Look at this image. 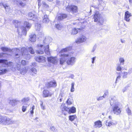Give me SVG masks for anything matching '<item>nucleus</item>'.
Segmentation results:
<instances>
[{
    "instance_id": "nucleus-1",
    "label": "nucleus",
    "mask_w": 132,
    "mask_h": 132,
    "mask_svg": "<svg viewBox=\"0 0 132 132\" xmlns=\"http://www.w3.org/2000/svg\"><path fill=\"white\" fill-rule=\"evenodd\" d=\"M12 63L8 62L7 60L5 59H0V74H4L7 72L8 69L4 68L8 67L12 65Z\"/></svg>"
},
{
    "instance_id": "nucleus-2",
    "label": "nucleus",
    "mask_w": 132,
    "mask_h": 132,
    "mask_svg": "<svg viewBox=\"0 0 132 132\" xmlns=\"http://www.w3.org/2000/svg\"><path fill=\"white\" fill-rule=\"evenodd\" d=\"M110 104L112 106V109L113 113L117 115L120 114L121 112V109L119 107V104L117 102L114 98H111L110 101Z\"/></svg>"
},
{
    "instance_id": "nucleus-3",
    "label": "nucleus",
    "mask_w": 132,
    "mask_h": 132,
    "mask_svg": "<svg viewBox=\"0 0 132 132\" xmlns=\"http://www.w3.org/2000/svg\"><path fill=\"white\" fill-rule=\"evenodd\" d=\"M28 51L32 54H34L35 52L32 47L31 46H29L27 48L24 47L21 48V52L22 56L26 59L28 60L30 58V55Z\"/></svg>"
},
{
    "instance_id": "nucleus-4",
    "label": "nucleus",
    "mask_w": 132,
    "mask_h": 132,
    "mask_svg": "<svg viewBox=\"0 0 132 132\" xmlns=\"http://www.w3.org/2000/svg\"><path fill=\"white\" fill-rule=\"evenodd\" d=\"M37 46L39 50L36 51L37 53L39 54H42L44 51L46 54L47 55L50 54L48 45H46L44 43L43 45L38 44Z\"/></svg>"
},
{
    "instance_id": "nucleus-5",
    "label": "nucleus",
    "mask_w": 132,
    "mask_h": 132,
    "mask_svg": "<svg viewBox=\"0 0 132 132\" xmlns=\"http://www.w3.org/2000/svg\"><path fill=\"white\" fill-rule=\"evenodd\" d=\"M69 50L68 48H66L63 49L60 52L61 54L60 55L61 57L60 61V64H63L69 56V54H66L65 53H63L67 52Z\"/></svg>"
},
{
    "instance_id": "nucleus-6",
    "label": "nucleus",
    "mask_w": 132,
    "mask_h": 132,
    "mask_svg": "<svg viewBox=\"0 0 132 132\" xmlns=\"http://www.w3.org/2000/svg\"><path fill=\"white\" fill-rule=\"evenodd\" d=\"M93 18L94 21L97 22L98 24L103 25L104 23V19L98 11H96L94 14Z\"/></svg>"
},
{
    "instance_id": "nucleus-7",
    "label": "nucleus",
    "mask_w": 132,
    "mask_h": 132,
    "mask_svg": "<svg viewBox=\"0 0 132 132\" xmlns=\"http://www.w3.org/2000/svg\"><path fill=\"white\" fill-rule=\"evenodd\" d=\"M13 23L14 24L15 27L16 28H18L17 30L18 33V34H19L20 32V30L22 31V34L26 35L27 32L26 28L24 26H22L20 27V28L18 27L19 25L20 24V23L18 21L16 20H14L13 21Z\"/></svg>"
},
{
    "instance_id": "nucleus-8",
    "label": "nucleus",
    "mask_w": 132,
    "mask_h": 132,
    "mask_svg": "<svg viewBox=\"0 0 132 132\" xmlns=\"http://www.w3.org/2000/svg\"><path fill=\"white\" fill-rule=\"evenodd\" d=\"M66 10L68 12L75 15L78 12V7L74 5L68 6L66 8Z\"/></svg>"
},
{
    "instance_id": "nucleus-9",
    "label": "nucleus",
    "mask_w": 132,
    "mask_h": 132,
    "mask_svg": "<svg viewBox=\"0 0 132 132\" xmlns=\"http://www.w3.org/2000/svg\"><path fill=\"white\" fill-rule=\"evenodd\" d=\"M119 61L120 64H118L116 65V69L117 71H121L123 68L121 65H123L124 63L125 60L123 57H120L119 59Z\"/></svg>"
},
{
    "instance_id": "nucleus-10",
    "label": "nucleus",
    "mask_w": 132,
    "mask_h": 132,
    "mask_svg": "<svg viewBox=\"0 0 132 132\" xmlns=\"http://www.w3.org/2000/svg\"><path fill=\"white\" fill-rule=\"evenodd\" d=\"M76 58L75 57H72L69 58L67 62V64L70 65H73L76 62Z\"/></svg>"
},
{
    "instance_id": "nucleus-11",
    "label": "nucleus",
    "mask_w": 132,
    "mask_h": 132,
    "mask_svg": "<svg viewBox=\"0 0 132 132\" xmlns=\"http://www.w3.org/2000/svg\"><path fill=\"white\" fill-rule=\"evenodd\" d=\"M86 40V37L83 35H82L77 38L76 42L77 44H80L85 42Z\"/></svg>"
},
{
    "instance_id": "nucleus-12",
    "label": "nucleus",
    "mask_w": 132,
    "mask_h": 132,
    "mask_svg": "<svg viewBox=\"0 0 132 132\" xmlns=\"http://www.w3.org/2000/svg\"><path fill=\"white\" fill-rule=\"evenodd\" d=\"M131 16V14L127 11L125 13L124 19L127 22H129L130 21V17Z\"/></svg>"
},
{
    "instance_id": "nucleus-13",
    "label": "nucleus",
    "mask_w": 132,
    "mask_h": 132,
    "mask_svg": "<svg viewBox=\"0 0 132 132\" xmlns=\"http://www.w3.org/2000/svg\"><path fill=\"white\" fill-rule=\"evenodd\" d=\"M47 12H49V11L47 10L45 12H44V13H43L44 15V17L43 18V21L44 23H47L49 21L48 18V17L47 16L46 14V13Z\"/></svg>"
},
{
    "instance_id": "nucleus-14",
    "label": "nucleus",
    "mask_w": 132,
    "mask_h": 132,
    "mask_svg": "<svg viewBox=\"0 0 132 132\" xmlns=\"http://www.w3.org/2000/svg\"><path fill=\"white\" fill-rule=\"evenodd\" d=\"M37 15L34 14L32 12H30L28 14V19L30 20L34 21L37 18Z\"/></svg>"
},
{
    "instance_id": "nucleus-15",
    "label": "nucleus",
    "mask_w": 132,
    "mask_h": 132,
    "mask_svg": "<svg viewBox=\"0 0 132 132\" xmlns=\"http://www.w3.org/2000/svg\"><path fill=\"white\" fill-rule=\"evenodd\" d=\"M45 59L46 58L45 57L43 56H37L35 58V59L36 61L42 63L45 61Z\"/></svg>"
},
{
    "instance_id": "nucleus-16",
    "label": "nucleus",
    "mask_w": 132,
    "mask_h": 132,
    "mask_svg": "<svg viewBox=\"0 0 132 132\" xmlns=\"http://www.w3.org/2000/svg\"><path fill=\"white\" fill-rule=\"evenodd\" d=\"M52 95V93L47 90H44L43 92V96L44 97H51Z\"/></svg>"
},
{
    "instance_id": "nucleus-17",
    "label": "nucleus",
    "mask_w": 132,
    "mask_h": 132,
    "mask_svg": "<svg viewBox=\"0 0 132 132\" xmlns=\"http://www.w3.org/2000/svg\"><path fill=\"white\" fill-rule=\"evenodd\" d=\"M47 60L48 62L52 63L55 64L57 62V58L56 57H48Z\"/></svg>"
},
{
    "instance_id": "nucleus-18",
    "label": "nucleus",
    "mask_w": 132,
    "mask_h": 132,
    "mask_svg": "<svg viewBox=\"0 0 132 132\" xmlns=\"http://www.w3.org/2000/svg\"><path fill=\"white\" fill-rule=\"evenodd\" d=\"M117 124V122L116 121L113 120H112L110 121L107 120L106 122V125L109 127L111 125H115Z\"/></svg>"
},
{
    "instance_id": "nucleus-19",
    "label": "nucleus",
    "mask_w": 132,
    "mask_h": 132,
    "mask_svg": "<svg viewBox=\"0 0 132 132\" xmlns=\"http://www.w3.org/2000/svg\"><path fill=\"white\" fill-rule=\"evenodd\" d=\"M1 6L2 7H3L6 10V12H9L10 10V7L7 4H6L3 3H1L0 4Z\"/></svg>"
},
{
    "instance_id": "nucleus-20",
    "label": "nucleus",
    "mask_w": 132,
    "mask_h": 132,
    "mask_svg": "<svg viewBox=\"0 0 132 132\" xmlns=\"http://www.w3.org/2000/svg\"><path fill=\"white\" fill-rule=\"evenodd\" d=\"M102 126L101 122L100 120H98L95 122L94 123V127L96 128H99Z\"/></svg>"
},
{
    "instance_id": "nucleus-21",
    "label": "nucleus",
    "mask_w": 132,
    "mask_h": 132,
    "mask_svg": "<svg viewBox=\"0 0 132 132\" xmlns=\"http://www.w3.org/2000/svg\"><path fill=\"white\" fill-rule=\"evenodd\" d=\"M57 85L56 82L55 81H50L48 82L46 84V86L47 88L52 87H55Z\"/></svg>"
},
{
    "instance_id": "nucleus-22",
    "label": "nucleus",
    "mask_w": 132,
    "mask_h": 132,
    "mask_svg": "<svg viewBox=\"0 0 132 132\" xmlns=\"http://www.w3.org/2000/svg\"><path fill=\"white\" fill-rule=\"evenodd\" d=\"M94 3L95 4V2L96 3H97V4H96V5H93L92 6V7H90V11H91L92 7H94L95 8H97L98 6L100 3H101L102 2V0H93Z\"/></svg>"
},
{
    "instance_id": "nucleus-23",
    "label": "nucleus",
    "mask_w": 132,
    "mask_h": 132,
    "mask_svg": "<svg viewBox=\"0 0 132 132\" xmlns=\"http://www.w3.org/2000/svg\"><path fill=\"white\" fill-rule=\"evenodd\" d=\"M67 16L66 14H58L57 17L59 20H62L63 19L66 18Z\"/></svg>"
},
{
    "instance_id": "nucleus-24",
    "label": "nucleus",
    "mask_w": 132,
    "mask_h": 132,
    "mask_svg": "<svg viewBox=\"0 0 132 132\" xmlns=\"http://www.w3.org/2000/svg\"><path fill=\"white\" fill-rule=\"evenodd\" d=\"M29 40L32 42H34L36 40V36L34 34H31L29 36Z\"/></svg>"
},
{
    "instance_id": "nucleus-25",
    "label": "nucleus",
    "mask_w": 132,
    "mask_h": 132,
    "mask_svg": "<svg viewBox=\"0 0 132 132\" xmlns=\"http://www.w3.org/2000/svg\"><path fill=\"white\" fill-rule=\"evenodd\" d=\"M18 102V101L16 100H15L13 99L10 100L9 103L12 106H14L17 104Z\"/></svg>"
},
{
    "instance_id": "nucleus-26",
    "label": "nucleus",
    "mask_w": 132,
    "mask_h": 132,
    "mask_svg": "<svg viewBox=\"0 0 132 132\" xmlns=\"http://www.w3.org/2000/svg\"><path fill=\"white\" fill-rule=\"evenodd\" d=\"M29 100V98L28 97L23 98L22 100V104H24L27 105Z\"/></svg>"
},
{
    "instance_id": "nucleus-27",
    "label": "nucleus",
    "mask_w": 132,
    "mask_h": 132,
    "mask_svg": "<svg viewBox=\"0 0 132 132\" xmlns=\"http://www.w3.org/2000/svg\"><path fill=\"white\" fill-rule=\"evenodd\" d=\"M120 72H116V74H117V75L118 76L116 79V83L117 82V80H118L120 79V78L121 77V74H122V73H121V71H120Z\"/></svg>"
},
{
    "instance_id": "nucleus-28",
    "label": "nucleus",
    "mask_w": 132,
    "mask_h": 132,
    "mask_svg": "<svg viewBox=\"0 0 132 132\" xmlns=\"http://www.w3.org/2000/svg\"><path fill=\"white\" fill-rule=\"evenodd\" d=\"M1 49L4 52L6 51L11 52L12 51V50L10 48L5 47H1Z\"/></svg>"
},
{
    "instance_id": "nucleus-29",
    "label": "nucleus",
    "mask_w": 132,
    "mask_h": 132,
    "mask_svg": "<svg viewBox=\"0 0 132 132\" xmlns=\"http://www.w3.org/2000/svg\"><path fill=\"white\" fill-rule=\"evenodd\" d=\"M76 112V108L74 106H72L69 109V113H74Z\"/></svg>"
},
{
    "instance_id": "nucleus-30",
    "label": "nucleus",
    "mask_w": 132,
    "mask_h": 132,
    "mask_svg": "<svg viewBox=\"0 0 132 132\" xmlns=\"http://www.w3.org/2000/svg\"><path fill=\"white\" fill-rule=\"evenodd\" d=\"M69 120L72 121L74 120L75 119L77 118V117L76 115H70L69 117Z\"/></svg>"
},
{
    "instance_id": "nucleus-31",
    "label": "nucleus",
    "mask_w": 132,
    "mask_h": 132,
    "mask_svg": "<svg viewBox=\"0 0 132 132\" xmlns=\"http://www.w3.org/2000/svg\"><path fill=\"white\" fill-rule=\"evenodd\" d=\"M55 26V27L59 30H61L63 28L62 25L61 23L56 24Z\"/></svg>"
},
{
    "instance_id": "nucleus-32",
    "label": "nucleus",
    "mask_w": 132,
    "mask_h": 132,
    "mask_svg": "<svg viewBox=\"0 0 132 132\" xmlns=\"http://www.w3.org/2000/svg\"><path fill=\"white\" fill-rule=\"evenodd\" d=\"M35 27L36 30L39 31L41 28V25L39 23H37L35 24Z\"/></svg>"
},
{
    "instance_id": "nucleus-33",
    "label": "nucleus",
    "mask_w": 132,
    "mask_h": 132,
    "mask_svg": "<svg viewBox=\"0 0 132 132\" xmlns=\"http://www.w3.org/2000/svg\"><path fill=\"white\" fill-rule=\"evenodd\" d=\"M50 129L51 131L53 132H57L58 131L57 128L54 126H50Z\"/></svg>"
},
{
    "instance_id": "nucleus-34",
    "label": "nucleus",
    "mask_w": 132,
    "mask_h": 132,
    "mask_svg": "<svg viewBox=\"0 0 132 132\" xmlns=\"http://www.w3.org/2000/svg\"><path fill=\"white\" fill-rule=\"evenodd\" d=\"M78 29H77L75 28L73 29L71 32V34L73 35H75L78 32V31L77 30Z\"/></svg>"
},
{
    "instance_id": "nucleus-35",
    "label": "nucleus",
    "mask_w": 132,
    "mask_h": 132,
    "mask_svg": "<svg viewBox=\"0 0 132 132\" xmlns=\"http://www.w3.org/2000/svg\"><path fill=\"white\" fill-rule=\"evenodd\" d=\"M24 25L26 26L28 28H30L31 26V24L26 21L24 22Z\"/></svg>"
},
{
    "instance_id": "nucleus-36",
    "label": "nucleus",
    "mask_w": 132,
    "mask_h": 132,
    "mask_svg": "<svg viewBox=\"0 0 132 132\" xmlns=\"http://www.w3.org/2000/svg\"><path fill=\"white\" fill-rule=\"evenodd\" d=\"M20 73L22 75H24L27 72V70L25 68H22L20 70H19Z\"/></svg>"
},
{
    "instance_id": "nucleus-37",
    "label": "nucleus",
    "mask_w": 132,
    "mask_h": 132,
    "mask_svg": "<svg viewBox=\"0 0 132 132\" xmlns=\"http://www.w3.org/2000/svg\"><path fill=\"white\" fill-rule=\"evenodd\" d=\"M66 103L69 105H71L72 104V99L70 98H68L67 101Z\"/></svg>"
},
{
    "instance_id": "nucleus-38",
    "label": "nucleus",
    "mask_w": 132,
    "mask_h": 132,
    "mask_svg": "<svg viewBox=\"0 0 132 132\" xmlns=\"http://www.w3.org/2000/svg\"><path fill=\"white\" fill-rule=\"evenodd\" d=\"M122 78H123L124 79L126 78L127 77V76L128 75V73L127 72H123L122 73Z\"/></svg>"
},
{
    "instance_id": "nucleus-39",
    "label": "nucleus",
    "mask_w": 132,
    "mask_h": 132,
    "mask_svg": "<svg viewBox=\"0 0 132 132\" xmlns=\"http://www.w3.org/2000/svg\"><path fill=\"white\" fill-rule=\"evenodd\" d=\"M64 111H67L69 113V108L65 106L62 109V111L63 112ZM62 113H64V115H66V114H65L64 112L63 113V112H62Z\"/></svg>"
},
{
    "instance_id": "nucleus-40",
    "label": "nucleus",
    "mask_w": 132,
    "mask_h": 132,
    "mask_svg": "<svg viewBox=\"0 0 132 132\" xmlns=\"http://www.w3.org/2000/svg\"><path fill=\"white\" fill-rule=\"evenodd\" d=\"M75 85V83L74 82H72L71 84V87L70 90V91L73 92L75 90V89L74 88V85Z\"/></svg>"
},
{
    "instance_id": "nucleus-41",
    "label": "nucleus",
    "mask_w": 132,
    "mask_h": 132,
    "mask_svg": "<svg viewBox=\"0 0 132 132\" xmlns=\"http://www.w3.org/2000/svg\"><path fill=\"white\" fill-rule=\"evenodd\" d=\"M64 95V90L63 89H61V93L60 94L59 97L62 98Z\"/></svg>"
},
{
    "instance_id": "nucleus-42",
    "label": "nucleus",
    "mask_w": 132,
    "mask_h": 132,
    "mask_svg": "<svg viewBox=\"0 0 132 132\" xmlns=\"http://www.w3.org/2000/svg\"><path fill=\"white\" fill-rule=\"evenodd\" d=\"M43 6L46 8V9H48L49 7L48 5L46 3L44 2H43Z\"/></svg>"
},
{
    "instance_id": "nucleus-43",
    "label": "nucleus",
    "mask_w": 132,
    "mask_h": 132,
    "mask_svg": "<svg viewBox=\"0 0 132 132\" xmlns=\"http://www.w3.org/2000/svg\"><path fill=\"white\" fill-rule=\"evenodd\" d=\"M31 71L32 72L35 74H36L37 73V70L35 68H32L31 69Z\"/></svg>"
},
{
    "instance_id": "nucleus-44",
    "label": "nucleus",
    "mask_w": 132,
    "mask_h": 132,
    "mask_svg": "<svg viewBox=\"0 0 132 132\" xmlns=\"http://www.w3.org/2000/svg\"><path fill=\"white\" fill-rule=\"evenodd\" d=\"M28 105H23L22 106V110L23 112H25L26 110V109Z\"/></svg>"
},
{
    "instance_id": "nucleus-45",
    "label": "nucleus",
    "mask_w": 132,
    "mask_h": 132,
    "mask_svg": "<svg viewBox=\"0 0 132 132\" xmlns=\"http://www.w3.org/2000/svg\"><path fill=\"white\" fill-rule=\"evenodd\" d=\"M19 4V5L20 6H24L25 5V4L22 1H19L18 4Z\"/></svg>"
},
{
    "instance_id": "nucleus-46",
    "label": "nucleus",
    "mask_w": 132,
    "mask_h": 132,
    "mask_svg": "<svg viewBox=\"0 0 132 132\" xmlns=\"http://www.w3.org/2000/svg\"><path fill=\"white\" fill-rule=\"evenodd\" d=\"M109 92L108 90H106L104 92V93L103 95V96L105 98L106 96L108 95Z\"/></svg>"
},
{
    "instance_id": "nucleus-47",
    "label": "nucleus",
    "mask_w": 132,
    "mask_h": 132,
    "mask_svg": "<svg viewBox=\"0 0 132 132\" xmlns=\"http://www.w3.org/2000/svg\"><path fill=\"white\" fill-rule=\"evenodd\" d=\"M21 64L22 65H26L27 63L26 62L25 60H22L21 62Z\"/></svg>"
},
{
    "instance_id": "nucleus-48",
    "label": "nucleus",
    "mask_w": 132,
    "mask_h": 132,
    "mask_svg": "<svg viewBox=\"0 0 132 132\" xmlns=\"http://www.w3.org/2000/svg\"><path fill=\"white\" fill-rule=\"evenodd\" d=\"M104 98H105L103 96H101L99 97L98 98H97V100L98 101H99L103 100Z\"/></svg>"
},
{
    "instance_id": "nucleus-49",
    "label": "nucleus",
    "mask_w": 132,
    "mask_h": 132,
    "mask_svg": "<svg viewBox=\"0 0 132 132\" xmlns=\"http://www.w3.org/2000/svg\"><path fill=\"white\" fill-rule=\"evenodd\" d=\"M17 69L18 70H21V65L20 64H18L16 65Z\"/></svg>"
},
{
    "instance_id": "nucleus-50",
    "label": "nucleus",
    "mask_w": 132,
    "mask_h": 132,
    "mask_svg": "<svg viewBox=\"0 0 132 132\" xmlns=\"http://www.w3.org/2000/svg\"><path fill=\"white\" fill-rule=\"evenodd\" d=\"M126 111L129 115H130L131 114V110L129 108Z\"/></svg>"
},
{
    "instance_id": "nucleus-51",
    "label": "nucleus",
    "mask_w": 132,
    "mask_h": 132,
    "mask_svg": "<svg viewBox=\"0 0 132 132\" xmlns=\"http://www.w3.org/2000/svg\"><path fill=\"white\" fill-rule=\"evenodd\" d=\"M96 58V57H94L91 58L92 63V64H94V61H95Z\"/></svg>"
},
{
    "instance_id": "nucleus-52",
    "label": "nucleus",
    "mask_w": 132,
    "mask_h": 132,
    "mask_svg": "<svg viewBox=\"0 0 132 132\" xmlns=\"http://www.w3.org/2000/svg\"><path fill=\"white\" fill-rule=\"evenodd\" d=\"M97 47V46L96 45H94L93 47L92 50V52H94L96 49Z\"/></svg>"
},
{
    "instance_id": "nucleus-53",
    "label": "nucleus",
    "mask_w": 132,
    "mask_h": 132,
    "mask_svg": "<svg viewBox=\"0 0 132 132\" xmlns=\"http://www.w3.org/2000/svg\"><path fill=\"white\" fill-rule=\"evenodd\" d=\"M127 73H128V74H130L132 72V69L131 68H130L129 69Z\"/></svg>"
},
{
    "instance_id": "nucleus-54",
    "label": "nucleus",
    "mask_w": 132,
    "mask_h": 132,
    "mask_svg": "<svg viewBox=\"0 0 132 132\" xmlns=\"http://www.w3.org/2000/svg\"><path fill=\"white\" fill-rule=\"evenodd\" d=\"M41 103H40V106L42 109L43 110H44L45 107L43 105V102H41Z\"/></svg>"
},
{
    "instance_id": "nucleus-55",
    "label": "nucleus",
    "mask_w": 132,
    "mask_h": 132,
    "mask_svg": "<svg viewBox=\"0 0 132 132\" xmlns=\"http://www.w3.org/2000/svg\"><path fill=\"white\" fill-rule=\"evenodd\" d=\"M12 1L15 4H18L19 0H12Z\"/></svg>"
},
{
    "instance_id": "nucleus-56",
    "label": "nucleus",
    "mask_w": 132,
    "mask_h": 132,
    "mask_svg": "<svg viewBox=\"0 0 132 132\" xmlns=\"http://www.w3.org/2000/svg\"><path fill=\"white\" fill-rule=\"evenodd\" d=\"M5 54L4 53H0V57H3L4 55Z\"/></svg>"
},
{
    "instance_id": "nucleus-57",
    "label": "nucleus",
    "mask_w": 132,
    "mask_h": 132,
    "mask_svg": "<svg viewBox=\"0 0 132 132\" xmlns=\"http://www.w3.org/2000/svg\"><path fill=\"white\" fill-rule=\"evenodd\" d=\"M69 77L71 79H73L74 77V76L73 74H71L70 76Z\"/></svg>"
},
{
    "instance_id": "nucleus-58",
    "label": "nucleus",
    "mask_w": 132,
    "mask_h": 132,
    "mask_svg": "<svg viewBox=\"0 0 132 132\" xmlns=\"http://www.w3.org/2000/svg\"><path fill=\"white\" fill-rule=\"evenodd\" d=\"M121 42L123 43H124L125 42V40L123 39H121Z\"/></svg>"
},
{
    "instance_id": "nucleus-59",
    "label": "nucleus",
    "mask_w": 132,
    "mask_h": 132,
    "mask_svg": "<svg viewBox=\"0 0 132 132\" xmlns=\"http://www.w3.org/2000/svg\"><path fill=\"white\" fill-rule=\"evenodd\" d=\"M30 113L31 115H32V116L33 115V114L34 113V111L33 110H31L30 112Z\"/></svg>"
},
{
    "instance_id": "nucleus-60",
    "label": "nucleus",
    "mask_w": 132,
    "mask_h": 132,
    "mask_svg": "<svg viewBox=\"0 0 132 132\" xmlns=\"http://www.w3.org/2000/svg\"><path fill=\"white\" fill-rule=\"evenodd\" d=\"M15 56H16V57L17 58L19 57V55L18 54H15Z\"/></svg>"
},
{
    "instance_id": "nucleus-61",
    "label": "nucleus",
    "mask_w": 132,
    "mask_h": 132,
    "mask_svg": "<svg viewBox=\"0 0 132 132\" xmlns=\"http://www.w3.org/2000/svg\"><path fill=\"white\" fill-rule=\"evenodd\" d=\"M129 2L130 4H132V0H129Z\"/></svg>"
},
{
    "instance_id": "nucleus-62",
    "label": "nucleus",
    "mask_w": 132,
    "mask_h": 132,
    "mask_svg": "<svg viewBox=\"0 0 132 132\" xmlns=\"http://www.w3.org/2000/svg\"><path fill=\"white\" fill-rule=\"evenodd\" d=\"M60 98V102H61L62 101V98H61V97H59Z\"/></svg>"
},
{
    "instance_id": "nucleus-63",
    "label": "nucleus",
    "mask_w": 132,
    "mask_h": 132,
    "mask_svg": "<svg viewBox=\"0 0 132 132\" xmlns=\"http://www.w3.org/2000/svg\"><path fill=\"white\" fill-rule=\"evenodd\" d=\"M32 65L33 66L36 65V63H32Z\"/></svg>"
},
{
    "instance_id": "nucleus-64",
    "label": "nucleus",
    "mask_w": 132,
    "mask_h": 132,
    "mask_svg": "<svg viewBox=\"0 0 132 132\" xmlns=\"http://www.w3.org/2000/svg\"><path fill=\"white\" fill-rule=\"evenodd\" d=\"M38 119V118L36 117V118L35 119H34L35 120H36V121H38L37 119Z\"/></svg>"
}]
</instances>
